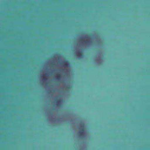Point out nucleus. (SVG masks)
<instances>
[{
  "label": "nucleus",
  "mask_w": 150,
  "mask_h": 150,
  "mask_svg": "<svg viewBox=\"0 0 150 150\" xmlns=\"http://www.w3.org/2000/svg\"><path fill=\"white\" fill-rule=\"evenodd\" d=\"M63 64L65 67H67L69 65V62L68 61H64L63 62Z\"/></svg>",
  "instance_id": "1"
},
{
  "label": "nucleus",
  "mask_w": 150,
  "mask_h": 150,
  "mask_svg": "<svg viewBox=\"0 0 150 150\" xmlns=\"http://www.w3.org/2000/svg\"><path fill=\"white\" fill-rule=\"evenodd\" d=\"M79 134L81 136H83L84 134V129H82L79 132Z\"/></svg>",
  "instance_id": "2"
},
{
  "label": "nucleus",
  "mask_w": 150,
  "mask_h": 150,
  "mask_svg": "<svg viewBox=\"0 0 150 150\" xmlns=\"http://www.w3.org/2000/svg\"><path fill=\"white\" fill-rule=\"evenodd\" d=\"M56 78L57 79L59 80L61 78L60 74H57L56 76Z\"/></svg>",
  "instance_id": "3"
},
{
  "label": "nucleus",
  "mask_w": 150,
  "mask_h": 150,
  "mask_svg": "<svg viewBox=\"0 0 150 150\" xmlns=\"http://www.w3.org/2000/svg\"><path fill=\"white\" fill-rule=\"evenodd\" d=\"M82 54V52L81 51H79L77 53V55L79 57L81 56Z\"/></svg>",
  "instance_id": "4"
},
{
  "label": "nucleus",
  "mask_w": 150,
  "mask_h": 150,
  "mask_svg": "<svg viewBox=\"0 0 150 150\" xmlns=\"http://www.w3.org/2000/svg\"><path fill=\"white\" fill-rule=\"evenodd\" d=\"M42 78L45 80H46L47 79V76L46 75H44L42 76Z\"/></svg>",
  "instance_id": "5"
},
{
  "label": "nucleus",
  "mask_w": 150,
  "mask_h": 150,
  "mask_svg": "<svg viewBox=\"0 0 150 150\" xmlns=\"http://www.w3.org/2000/svg\"><path fill=\"white\" fill-rule=\"evenodd\" d=\"M61 101L60 99L58 100L57 101V104L58 105L61 103Z\"/></svg>",
  "instance_id": "6"
},
{
  "label": "nucleus",
  "mask_w": 150,
  "mask_h": 150,
  "mask_svg": "<svg viewBox=\"0 0 150 150\" xmlns=\"http://www.w3.org/2000/svg\"><path fill=\"white\" fill-rule=\"evenodd\" d=\"M82 41L84 42H87L88 41V40H82Z\"/></svg>",
  "instance_id": "7"
}]
</instances>
